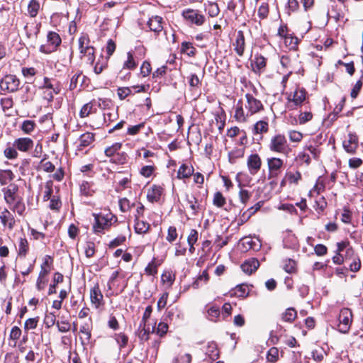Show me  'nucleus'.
<instances>
[{"label":"nucleus","mask_w":363,"mask_h":363,"mask_svg":"<svg viewBox=\"0 0 363 363\" xmlns=\"http://www.w3.org/2000/svg\"><path fill=\"white\" fill-rule=\"evenodd\" d=\"M121 143H116L113 145H112L110 147H108L105 150V155L107 157H115L116 155V152L118 151L121 148Z\"/></svg>","instance_id":"45"},{"label":"nucleus","mask_w":363,"mask_h":363,"mask_svg":"<svg viewBox=\"0 0 363 363\" xmlns=\"http://www.w3.org/2000/svg\"><path fill=\"white\" fill-rule=\"evenodd\" d=\"M56 325L58 328V330L61 333H67L71 329V325L67 320H57Z\"/></svg>","instance_id":"49"},{"label":"nucleus","mask_w":363,"mask_h":363,"mask_svg":"<svg viewBox=\"0 0 363 363\" xmlns=\"http://www.w3.org/2000/svg\"><path fill=\"white\" fill-rule=\"evenodd\" d=\"M111 225L109 218H106L102 215L95 216V223L93 225V230L94 233H101L104 229Z\"/></svg>","instance_id":"14"},{"label":"nucleus","mask_w":363,"mask_h":363,"mask_svg":"<svg viewBox=\"0 0 363 363\" xmlns=\"http://www.w3.org/2000/svg\"><path fill=\"white\" fill-rule=\"evenodd\" d=\"M84 252L86 257H93L95 253V244L92 242H87L84 247Z\"/></svg>","instance_id":"58"},{"label":"nucleus","mask_w":363,"mask_h":363,"mask_svg":"<svg viewBox=\"0 0 363 363\" xmlns=\"http://www.w3.org/2000/svg\"><path fill=\"white\" fill-rule=\"evenodd\" d=\"M155 330V326L152 327V331L149 327L146 328V323H140L138 329V337L142 341H146L149 339V335L150 333H153Z\"/></svg>","instance_id":"31"},{"label":"nucleus","mask_w":363,"mask_h":363,"mask_svg":"<svg viewBox=\"0 0 363 363\" xmlns=\"http://www.w3.org/2000/svg\"><path fill=\"white\" fill-rule=\"evenodd\" d=\"M13 212H16L19 216H23L26 211V206L23 198L16 200L12 204H8Z\"/></svg>","instance_id":"25"},{"label":"nucleus","mask_w":363,"mask_h":363,"mask_svg":"<svg viewBox=\"0 0 363 363\" xmlns=\"http://www.w3.org/2000/svg\"><path fill=\"white\" fill-rule=\"evenodd\" d=\"M188 82L191 86V90H194L200 84V80L196 74H191L188 77Z\"/></svg>","instance_id":"59"},{"label":"nucleus","mask_w":363,"mask_h":363,"mask_svg":"<svg viewBox=\"0 0 363 363\" xmlns=\"http://www.w3.org/2000/svg\"><path fill=\"white\" fill-rule=\"evenodd\" d=\"M13 147L21 152H28L33 146V141L30 138H19L13 143Z\"/></svg>","instance_id":"13"},{"label":"nucleus","mask_w":363,"mask_h":363,"mask_svg":"<svg viewBox=\"0 0 363 363\" xmlns=\"http://www.w3.org/2000/svg\"><path fill=\"white\" fill-rule=\"evenodd\" d=\"M269 149L272 152L282 154L286 156H288L291 152L286 138L282 134H277L271 138L269 143Z\"/></svg>","instance_id":"2"},{"label":"nucleus","mask_w":363,"mask_h":363,"mask_svg":"<svg viewBox=\"0 0 363 363\" xmlns=\"http://www.w3.org/2000/svg\"><path fill=\"white\" fill-rule=\"evenodd\" d=\"M91 328L92 321L91 318H89L87 321L84 322L82 325H81L79 332L82 336L80 337V339L83 345L89 342L91 336Z\"/></svg>","instance_id":"17"},{"label":"nucleus","mask_w":363,"mask_h":363,"mask_svg":"<svg viewBox=\"0 0 363 363\" xmlns=\"http://www.w3.org/2000/svg\"><path fill=\"white\" fill-rule=\"evenodd\" d=\"M80 192L86 196H92L95 192L94 184L87 181H83L80 184Z\"/></svg>","instance_id":"28"},{"label":"nucleus","mask_w":363,"mask_h":363,"mask_svg":"<svg viewBox=\"0 0 363 363\" xmlns=\"http://www.w3.org/2000/svg\"><path fill=\"white\" fill-rule=\"evenodd\" d=\"M29 251V245L26 238H20L18 241V255L25 257Z\"/></svg>","instance_id":"29"},{"label":"nucleus","mask_w":363,"mask_h":363,"mask_svg":"<svg viewBox=\"0 0 363 363\" xmlns=\"http://www.w3.org/2000/svg\"><path fill=\"white\" fill-rule=\"evenodd\" d=\"M62 40L58 33L54 31H49L47 35V44L40 47V51L43 53L50 54L55 52L60 45Z\"/></svg>","instance_id":"3"},{"label":"nucleus","mask_w":363,"mask_h":363,"mask_svg":"<svg viewBox=\"0 0 363 363\" xmlns=\"http://www.w3.org/2000/svg\"><path fill=\"white\" fill-rule=\"evenodd\" d=\"M95 140V135L93 133L86 132L80 135L79 140V150H82L83 147H86L91 145Z\"/></svg>","instance_id":"23"},{"label":"nucleus","mask_w":363,"mask_h":363,"mask_svg":"<svg viewBox=\"0 0 363 363\" xmlns=\"http://www.w3.org/2000/svg\"><path fill=\"white\" fill-rule=\"evenodd\" d=\"M13 212H16L19 216H23L26 211V206L23 198L16 200L12 204H8Z\"/></svg>","instance_id":"26"},{"label":"nucleus","mask_w":363,"mask_h":363,"mask_svg":"<svg viewBox=\"0 0 363 363\" xmlns=\"http://www.w3.org/2000/svg\"><path fill=\"white\" fill-rule=\"evenodd\" d=\"M163 189L160 186L153 185L147 191V198L149 201L153 203L160 199Z\"/></svg>","instance_id":"21"},{"label":"nucleus","mask_w":363,"mask_h":363,"mask_svg":"<svg viewBox=\"0 0 363 363\" xmlns=\"http://www.w3.org/2000/svg\"><path fill=\"white\" fill-rule=\"evenodd\" d=\"M352 322V313L350 309L345 308L340 311L339 315L338 330L342 333H347L350 329Z\"/></svg>","instance_id":"6"},{"label":"nucleus","mask_w":363,"mask_h":363,"mask_svg":"<svg viewBox=\"0 0 363 363\" xmlns=\"http://www.w3.org/2000/svg\"><path fill=\"white\" fill-rule=\"evenodd\" d=\"M313 118V114L311 112L305 111L301 112L298 116V123L300 124H304L308 121H310Z\"/></svg>","instance_id":"62"},{"label":"nucleus","mask_w":363,"mask_h":363,"mask_svg":"<svg viewBox=\"0 0 363 363\" xmlns=\"http://www.w3.org/2000/svg\"><path fill=\"white\" fill-rule=\"evenodd\" d=\"M40 165L41 168L43 169V171L48 173L52 172L55 169V165L51 162L45 161V159H43L40 161Z\"/></svg>","instance_id":"54"},{"label":"nucleus","mask_w":363,"mask_h":363,"mask_svg":"<svg viewBox=\"0 0 363 363\" xmlns=\"http://www.w3.org/2000/svg\"><path fill=\"white\" fill-rule=\"evenodd\" d=\"M134 205L135 204L133 203H131L130 201L126 198H123L119 200L120 209L123 212L130 210L131 208L134 206Z\"/></svg>","instance_id":"51"},{"label":"nucleus","mask_w":363,"mask_h":363,"mask_svg":"<svg viewBox=\"0 0 363 363\" xmlns=\"http://www.w3.org/2000/svg\"><path fill=\"white\" fill-rule=\"evenodd\" d=\"M233 45L237 55L240 57H242L244 54L245 48L244 33L242 30L238 31L235 40Z\"/></svg>","instance_id":"15"},{"label":"nucleus","mask_w":363,"mask_h":363,"mask_svg":"<svg viewBox=\"0 0 363 363\" xmlns=\"http://www.w3.org/2000/svg\"><path fill=\"white\" fill-rule=\"evenodd\" d=\"M297 313L294 308H289L282 315V320L285 322L292 323L296 318Z\"/></svg>","instance_id":"39"},{"label":"nucleus","mask_w":363,"mask_h":363,"mask_svg":"<svg viewBox=\"0 0 363 363\" xmlns=\"http://www.w3.org/2000/svg\"><path fill=\"white\" fill-rule=\"evenodd\" d=\"M246 103L239 100L234 107V118L238 123H245L247 118L264 108L262 103L250 94H245Z\"/></svg>","instance_id":"1"},{"label":"nucleus","mask_w":363,"mask_h":363,"mask_svg":"<svg viewBox=\"0 0 363 363\" xmlns=\"http://www.w3.org/2000/svg\"><path fill=\"white\" fill-rule=\"evenodd\" d=\"M284 269L289 274L295 273L296 272V262L292 259H287L284 264Z\"/></svg>","instance_id":"42"},{"label":"nucleus","mask_w":363,"mask_h":363,"mask_svg":"<svg viewBox=\"0 0 363 363\" xmlns=\"http://www.w3.org/2000/svg\"><path fill=\"white\" fill-rule=\"evenodd\" d=\"M286 177L289 183L297 184L301 179V174L298 171H296V172H290L286 173Z\"/></svg>","instance_id":"46"},{"label":"nucleus","mask_w":363,"mask_h":363,"mask_svg":"<svg viewBox=\"0 0 363 363\" xmlns=\"http://www.w3.org/2000/svg\"><path fill=\"white\" fill-rule=\"evenodd\" d=\"M150 228V224L143 220H140L138 217L135 218V233L139 234H143L148 231Z\"/></svg>","instance_id":"34"},{"label":"nucleus","mask_w":363,"mask_h":363,"mask_svg":"<svg viewBox=\"0 0 363 363\" xmlns=\"http://www.w3.org/2000/svg\"><path fill=\"white\" fill-rule=\"evenodd\" d=\"M116 340L120 347H125L128 343V337L124 333H118L116 335Z\"/></svg>","instance_id":"61"},{"label":"nucleus","mask_w":363,"mask_h":363,"mask_svg":"<svg viewBox=\"0 0 363 363\" xmlns=\"http://www.w3.org/2000/svg\"><path fill=\"white\" fill-rule=\"evenodd\" d=\"M182 16L189 23L195 24L198 26H202L206 20L205 16L200 13L199 11L191 9L184 10Z\"/></svg>","instance_id":"8"},{"label":"nucleus","mask_w":363,"mask_h":363,"mask_svg":"<svg viewBox=\"0 0 363 363\" xmlns=\"http://www.w3.org/2000/svg\"><path fill=\"white\" fill-rule=\"evenodd\" d=\"M268 130V123L265 121H259L255 124L253 132L255 134H263L267 133Z\"/></svg>","instance_id":"36"},{"label":"nucleus","mask_w":363,"mask_h":363,"mask_svg":"<svg viewBox=\"0 0 363 363\" xmlns=\"http://www.w3.org/2000/svg\"><path fill=\"white\" fill-rule=\"evenodd\" d=\"M279 359V350L275 347H271L267 354L268 362L275 363Z\"/></svg>","instance_id":"44"},{"label":"nucleus","mask_w":363,"mask_h":363,"mask_svg":"<svg viewBox=\"0 0 363 363\" xmlns=\"http://www.w3.org/2000/svg\"><path fill=\"white\" fill-rule=\"evenodd\" d=\"M14 179V174L10 169H0V184L5 185Z\"/></svg>","instance_id":"33"},{"label":"nucleus","mask_w":363,"mask_h":363,"mask_svg":"<svg viewBox=\"0 0 363 363\" xmlns=\"http://www.w3.org/2000/svg\"><path fill=\"white\" fill-rule=\"evenodd\" d=\"M306 99V91L303 89H296L293 94L291 101L296 106L301 105ZM291 101V99L289 98Z\"/></svg>","instance_id":"30"},{"label":"nucleus","mask_w":363,"mask_h":363,"mask_svg":"<svg viewBox=\"0 0 363 363\" xmlns=\"http://www.w3.org/2000/svg\"><path fill=\"white\" fill-rule=\"evenodd\" d=\"M245 149L243 147L235 148L230 151L228 154L229 160L231 163H234L236 159L243 157Z\"/></svg>","instance_id":"41"},{"label":"nucleus","mask_w":363,"mask_h":363,"mask_svg":"<svg viewBox=\"0 0 363 363\" xmlns=\"http://www.w3.org/2000/svg\"><path fill=\"white\" fill-rule=\"evenodd\" d=\"M194 168L191 164H182L177 171V178L179 179H189L194 174Z\"/></svg>","instance_id":"22"},{"label":"nucleus","mask_w":363,"mask_h":363,"mask_svg":"<svg viewBox=\"0 0 363 363\" xmlns=\"http://www.w3.org/2000/svg\"><path fill=\"white\" fill-rule=\"evenodd\" d=\"M0 221L4 228L11 230L16 225V220L12 213L7 208H4L0 213Z\"/></svg>","instance_id":"11"},{"label":"nucleus","mask_w":363,"mask_h":363,"mask_svg":"<svg viewBox=\"0 0 363 363\" xmlns=\"http://www.w3.org/2000/svg\"><path fill=\"white\" fill-rule=\"evenodd\" d=\"M43 89H46L45 92V99L49 101H52L55 94L60 93L62 89L61 83L55 79H50L48 77L44 78Z\"/></svg>","instance_id":"4"},{"label":"nucleus","mask_w":363,"mask_h":363,"mask_svg":"<svg viewBox=\"0 0 363 363\" xmlns=\"http://www.w3.org/2000/svg\"><path fill=\"white\" fill-rule=\"evenodd\" d=\"M177 238V231L174 226H170L167 230L166 240L169 242H173Z\"/></svg>","instance_id":"60"},{"label":"nucleus","mask_w":363,"mask_h":363,"mask_svg":"<svg viewBox=\"0 0 363 363\" xmlns=\"http://www.w3.org/2000/svg\"><path fill=\"white\" fill-rule=\"evenodd\" d=\"M262 160L257 153L251 154L247 159V167L251 175L257 174L262 167Z\"/></svg>","instance_id":"10"},{"label":"nucleus","mask_w":363,"mask_h":363,"mask_svg":"<svg viewBox=\"0 0 363 363\" xmlns=\"http://www.w3.org/2000/svg\"><path fill=\"white\" fill-rule=\"evenodd\" d=\"M155 170V167L154 165H146V166H143L140 169V173L143 177L147 178V177H150L153 174Z\"/></svg>","instance_id":"55"},{"label":"nucleus","mask_w":363,"mask_h":363,"mask_svg":"<svg viewBox=\"0 0 363 363\" xmlns=\"http://www.w3.org/2000/svg\"><path fill=\"white\" fill-rule=\"evenodd\" d=\"M174 281V274L171 272H165L162 275V281L167 284L169 286H172Z\"/></svg>","instance_id":"53"},{"label":"nucleus","mask_w":363,"mask_h":363,"mask_svg":"<svg viewBox=\"0 0 363 363\" xmlns=\"http://www.w3.org/2000/svg\"><path fill=\"white\" fill-rule=\"evenodd\" d=\"M53 182L51 180L48 181L45 185V190L43 192V200L45 201L50 200L53 192L52 189Z\"/></svg>","instance_id":"43"},{"label":"nucleus","mask_w":363,"mask_h":363,"mask_svg":"<svg viewBox=\"0 0 363 363\" xmlns=\"http://www.w3.org/2000/svg\"><path fill=\"white\" fill-rule=\"evenodd\" d=\"M284 245L287 248H297L298 245L297 238L294 235H289L284 240Z\"/></svg>","instance_id":"40"},{"label":"nucleus","mask_w":363,"mask_h":363,"mask_svg":"<svg viewBox=\"0 0 363 363\" xmlns=\"http://www.w3.org/2000/svg\"><path fill=\"white\" fill-rule=\"evenodd\" d=\"M147 26L150 30L159 33L163 29L162 18L159 16L151 17L147 21Z\"/></svg>","instance_id":"19"},{"label":"nucleus","mask_w":363,"mask_h":363,"mask_svg":"<svg viewBox=\"0 0 363 363\" xmlns=\"http://www.w3.org/2000/svg\"><path fill=\"white\" fill-rule=\"evenodd\" d=\"M13 212H16L19 216H23L26 211V206L23 198L16 200L12 204H8Z\"/></svg>","instance_id":"24"},{"label":"nucleus","mask_w":363,"mask_h":363,"mask_svg":"<svg viewBox=\"0 0 363 363\" xmlns=\"http://www.w3.org/2000/svg\"><path fill=\"white\" fill-rule=\"evenodd\" d=\"M92 108L93 105L91 103L84 104L79 111V116L82 118L87 117L91 113Z\"/></svg>","instance_id":"56"},{"label":"nucleus","mask_w":363,"mask_h":363,"mask_svg":"<svg viewBox=\"0 0 363 363\" xmlns=\"http://www.w3.org/2000/svg\"><path fill=\"white\" fill-rule=\"evenodd\" d=\"M40 3L37 0H31L28 5V13L31 18H34L38 15L40 10Z\"/></svg>","instance_id":"37"},{"label":"nucleus","mask_w":363,"mask_h":363,"mask_svg":"<svg viewBox=\"0 0 363 363\" xmlns=\"http://www.w3.org/2000/svg\"><path fill=\"white\" fill-rule=\"evenodd\" d=\"M92 46L89 45V40L85 37L82 36L79 39V48L80 50L81 54L84 53L86 52V50L88 48H91Z\"/></svg>","instance_id":"50"},{"label":"nucleus","mask_w":363,"mask_h":363,"mask_svg":"<svg viewBox=\"0 0 363 363\" xmlns=\"http://www.w3.org/2000/svg\"><path fill=\"white\" fill-rule=\"evenodd\" d=\"M213 203L218 207H222L225 203V199L220 192L218 191L214 194Z\"/></svg>","instance_id":"52"},{"label":"nucleus","mask_w":363,"mask_h":363,"mask_svg":"<svg viewBox=\"0 0 363 363\" xmlns=\"http://www.w3.org/2000/svg\"><path fill=\"white\" fill-rule=\"evenodd\" d=\"M220 315V310L218 307L216 306H211L208 310V315L209 320L212 321H215L216 319Z\"/></svg>","instance_id":"63"},{"label":"nucleus","mask_w":363,"mask_h":363,"mask_svg":"<svg viewBox=\"0 0 363 363\" xmlns=\"http://www.w3.org/2000/svg\"><path fill=\"white\" fill-rule=\"evenodd\" d=\"M20 83L16 75L7 74L0 80V89L1 91L13 93L18 89Z\"/></svg>","instance_id":"5"},{"label":"nucleus","mask_w":363,"mask_h":363,"mask_svg":"<svg viewBox=\"0 0 363 363\" xmlns=\"http://www.w3.org/2000/svg\"><path fill=\"white\" fill-rule=\"evenodd\" d=\"M35 123L33 121H24L21 125V130L26 134H29L33 131Z\"/></svg>","instance_id":"48"},{"label":"nucleus","mask_w":363,"mask_h":363,"mask_svg":"<svg viewBox=\"0 0 363 363\" xmlns=\"http://www.w3.org/2000/svg\"><path fill=\"white\" fill-rule=\"evenodd\" d=\"M4 156L9 160H14L16 159L18 156V153L16 151V148L8 146L4 151Z\"/></svg>","instance_id":"47"},{"label":"nucleus","mask_w":363,"mask_h":363,"mask_svg":"<svg viewBox=\"0 0 363 363\" xmlns=\"http://www.w3.org/2000/svg\"><path fill=\"white\" fill-rule=\"evenodd\" d=\"M138 62L134 57L132 52L127 53V60L124 61L123 65V69L133 70L135 69L138 66Z\"/></svg>","instance_id":"27"},{"label":"nucleus","mask_w":363,"mask_h":363,"mask_svg":"<svg viewBox=\"0 0 363 363\" xmlns=\"http://www.w3.org/2000/svg\"><path fill=\"white\" fill-rule=\"evenodd\" d=\"M259 266V261L255 258H251L241 265V269L245 273L251 274L258 269Z\"/></svg>","instance_id":"20"},{"label":"nucleus","mask_w":363,"mask_h":363,"mask_svg":"<svg viewBox=\"0 0 363 363\" xmlns=\"http://www.w3.org/2000/svg\"><path fill=\"white\" fill-rule=\"evenodd\" d=\"M104 296L98 284H95L90 290V298L92 304L99 308L104 304Z\"/></svg>","instance_id":"12"},{"label":"nucleus","mask_w":363,"mask_h":363,"mask_svg":"<svg viewBox=\"0 0 363 363\" xmlns=\"http://www.w3.org/2000/svg\"><path fill=\"white\" fill-rule=\"evenodd\" d=\"M283 39L285 46L289 50L296 49L298 43V39L296 37H293L291 35H289Z\"/></svg>","instance_id":"38"},{"label":"nucleus","mask_w":363,"mask_h":363,"mask_svg":"<svg viewBox=\"0 0 363 363\" xmlns=\"http://www.w3.org/2000/svg\"><path fill=\"white\" fill-rule=\"evenodd\" d=\"M64 277L60 272H56L53 277V283L49 286L48 295H51L56 293V286L58 284L63 281Z\"/></svg>","instance_id":"35"},{"label":"nucleus","mask_w":363,"mask_h":363,"mask_svg":"<svg viewBox=\"0 0 363 363\" xmlns=\"http://www.w3.org/2000/svg\"><path fill=\"white\" fill-rule=\"evenodd\" d=\"M267 65V60L261 55H255L252 62V71L255 73L263 72Z\"/></svg>","instance_id":"18"},{"label":"nucleus","mask_w":363,"mask_h":363,"mask_svg":"<svg viewBox=\"0 0 363 363\" xmlns=\"http://www.w3.org/2000/svg\"><path fill=\"white\" fill-rule=\"evenodd\" d=\"M4 198L7 204H12L16 200L21 196L18 195V186L16 184L11 183L8 186L2 189Z\"/></svg>","instance_id":"9"},{"label":"nucleus","mask_w":363,"mask_h":363,"mask_svg":"<svg viewBox=\"0 0 363 363\" xmlns=\"http://www.w3.org/2000/svg\"><path fill=\"white\" fill-rule=\"evenodd\" d=\"M269 13V6L267 3H262L257 11V14L259 17L262 19H264L267 17Z\"/></svg>","instance_id":"57"},{"label":"nucleus","mask_w":363,"mask_h":363,"mask_svg":"<svg viewBox=\"0 0 363 363\" xmlns=\"http://www.w3.org/2000/svg\"><path fill=\"white\" fill-rule=\"evenodd\" d=\"M268 167V178H275L281 172L284 167V160L279 157H270L267 160Z\"/></svg>","instance_id":"7"},{"label":"nucleus","mask_w":363,"mask_h":363,"mask_svg":"<svg viewBox=\"0 0 363 363\" xmlns=\"http://www.w3.org/2000/svg\"><path fill=\"white\" fill-rule=\"evenodd\" d=\"M358 147V138L355 134L350 133L348 139L343 142L345 150L350 154H354Z\"/></svg>","instance_id":"16"},{"label":"nucleus","mask_w":363,"mask_h":363,"mask_svg":"<svg viewBox=\"0 0 363 363\" xmlns=\"http://www.w3.org/2000/svg\"><path fill=\"white\" fill-rule=\"evenodd\" d=\"M206 353L212 361L216 360L219 357L216 343L213 342L208 343Z\"/></svg>","instance_id":"32"},{"label":"nucleus","mask_w":363,"mask_h":363,"mask_svg":"<svg viewBox=\"0 0 363 363\" xmlns=\"http://www.w3.org/2000/svg\"><path fill=\"white\" fill-rule=\"evenodd\" d=\"M251 197V193L246 189H241L239 192V199L242 204H246Z\"/></svg>","instance_id":"64"}]
</instances>
